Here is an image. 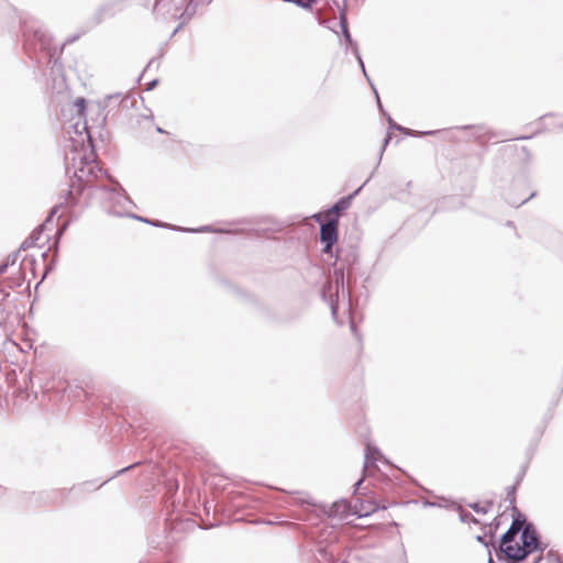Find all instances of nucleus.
<instances>
[{
  "label": "nucleus",
  "instance_id": "a211bd4d",
  "mask_svg": "<svg viewBox=\"0 0 563 563\" xmlns=\"http://www.w3.org/2000/svg\"><path fill=\"white\" fill-rule=\"evenodd\" d=\"M37 233L33 232L31 236H29L21 245V249L26 250L35 244V240L38 239V236H35Z\"/></svg>",
  "mask_w": 563,
  "mask_h": 563
},
{
  "label": "nucleus",
  "instance_id": "0eeeda50",
  "mask_svg": "<svg viewBox=\"0 0 563 563\" xmlns=\"http://www.w3.org/2000/svg\"><path fill=\"white\" fill-rule=\"evenodd\" d=\"M499 550L509 563H519L527 558V552L518 543L499 542Z\"/></svg>",
  "mask_w": 563,
  "mask_h": 563
},
{
  "label": "nucleus",
  "instance_id": "37998d69",
  "mask_svg": "<svg viewBox=\"0 0 563 563\" xmlns=\"http://www.w3.org/2000/svg\"><path fill=\"white\" fill-rule=\"evenodd\" d=\"M111 479H113V476L108 477V479H104L103 483H108V481H111Z\"/></svg>",
  "mask_w": 563,
  "mask_h": 563
},
{
  "label": "nucleus",
  "instance_id": "79ce46f5",
  "mask_svg": "<svg viewBox=\"0 0 563 563\" xmlns=\"http://www.w3.org/2000/svg\"><path fill=\"white\" fill-rule=\"evenodd\" d=\"M55 212H56V210H55V209H54V210H52V212H51V216H49V217H53V216L55 214ZM49 219H51V218H48V220H49Z\"/></svg>",
  "mask_w": 563,
  "mask_h": 563
},
{
  "label": "nucleus",
  "instance_id": "2f4dec72",
  "mask_svg": "<svg viewBox=\"0 0 563 563\" xmlns=\"http://www.w3.org/2000/svg\"><path fill=\"white\" fill-rule=\"evenodd\" d=\"M362 483H363V478L358 479V481L354 484V492H356V490L361 487Z\"/></svg>",
  "mask_w": 563,
  "mask_h": 563
},
{
  "label": "nucleus",
  "instance_id": "7c9ffc66",
  "mask_svg": "<svg viewBox=\"0 0 563 563\" xmlns=\"http://www.w3.org/2000/svg\"><path fill=\"white\" fill-rule=\"evenodd\" d=\"M8 265H9V263L1 264V265H0V275H1V274H3V273L7 271Z\"/></svg>",
  "mask_w": 563,
  "mask_h": 563
},
{
  "label": "nucleus",
  "instance_id": "c756f323",
  "mask_svg": "<svg viewBox=\"0 0 563 563\" xmlns=\"http://www.w3.org/2000/svg\"><path fill=\"white\" fill-rule=\"evenodd\" d=\"M515 487H511V492L508 493V496L510 497V504H515V496H514Z\"/></svg>",
  "mask_w": 563,
  "mask_h": 563
},
{
  "label": "nucleus",
  "instance_id": "a18cd8bd",
  "mask_svg": "<svg viewBox=\"0 0 563 563\" xmlns=\"http://www.w3.org/2000/svg\"><path fill=\"white\" fill-rule=\"evenodd\" d=\"M111 479H113V476L108 477V479H104L103 483H108V481H111Z\"/></svg>",
  "mask_w": 563,
  "mask_h": 563
},
{
  "label": "nucleus",
  "instance_id": "4be33fe9",
  "mask_svg": "<svg viewBox=\"0 0 563 563\" xmlns=\"http://www.w3.org/2000/svg\"><path fill=\"white\" fill-rule=\"evenodd\" d=\"M75 104L77 107V110H78V113L80 115L84 114V111H85V108H86V100L84 98H78L76 101H75Z\"/></svg>",
  "mask_w": 563,
  "mask_h": 563
},
{
  "label": "nucleus",
  "instance_id": "6e6552de",
  "mask_svg": "<svg viewBox=\"0 0 563 563\" xmlns=\"http://www.w3.org/2000/svg\"><path fill=\"white\" fill-rule=\"evenodd\" d=\"M520 515H518L517 518L512 520L511 526L508 528V530L501 536L500 542L501 543H512L517 537V534L522 531V528L525 526L526 520L519 519Z\"/></svg>",
  "mask_w": 563,
  "mask_h": 563
},
{
  "label": "nucleus",
  "instance_id": "cd10ccee",
  "mask_svg": "<svg viewBox=\"0 0 563 563\" xmlns=\"http://www.w3.org/2000/svg\"><path fill=\"white\" fill-rule=\"evenodd\" d=\"M355 53H356V56H357V60H358V63H360V65L362 67V70H363L364 75L366 76L365 67H364L363 60H362V58H361V56H360V54L357 52V47H355Z\"/></svg>",
  "mask_w": 563,
  "mask_h": 563
},
{
  "label": "nucleus",
  "instance_id": "ddd939ff",
  "mask_svg": "<svg viewBox=\"0 0 563 563\" xmlns=\"http://www.w3.org/2000/svg\"><path fill=\"white\" fill-rule=\"evenodd\" d=\"M123 101L122 93L117 92L113 95H108L104 97L102 101V108H111V107H118Z\"/></svg>",
  "mask_w": 563,
  "mask_h": 563
},
{
  "label": "nucleus",
  "instance_id": "5701e85b",
  "mask_svg": "<svg viewBox=\"0 0 563 563\" xmlns=\"http://www.w3.org/2000/svg\"><path fill=\"white\" fill-rule=\"evenodd\" d=\"M534 196V192L530 194L527 198L518 201V200H512V199H509L508 198V202L515 207H519L521 205H523L525 202H527L529 199H531L532 197Z\"/></svg>",
  "mask_w": 563,
  "mask_h": 563
},
{
  "label": "nucleus",
  "instance_id": "ea45409f",
  "mask_svg": "<svg viewBox=\"0 0 563 563\" xmlns=\"http://www.w3.org/2000/svg\"><path fill=\"white\" fill-rule=\"evenodd\" d=\"M153 64H154V59L150 60L146 67L148 68V67H151Z\"/></svg>",
  "mask_w": 563,
  "mask_h": 563
},
{
  "label": "nucleus",
  "instance_id": "f3484780",
  "mask_svg": "<svg viewBox=\"0 0 563 563\" xmlns=\"http://www.w3.org/2000/svg\"><path fill=\"white\" fill-rule=\"evenodd\" d=\"M291 3H295L300 8L312 9V7L316 4V0H294Z\"/></svg>",
  "mask_w": 563,
  "mask_h": 563
},
{
  "label": "nucleus",
  "instance_id": "2eb2a0df",
  "mask_svg": "<svg viewBox=\"0 0 563 563\" xmlns=\"http://www.w3.org/2000/svg\"><path fill=\"white\" fill-rule=\"evenodd\" d=\"M340 24H341L342 33H343V36H344L345 41L347 43L352 44L353 41H352L351 34H350V31H349V27H347L346 18H345L344 14H342L341 18H340Z\"/></svg>",
  "mask_w": 563,
  "mask_h": 563
},
{
  "label": "nucleus",
  "instance_id": "39448f33",
  "mask_svg": "<svg viewBox=\"0 0 563 563\" xmlns=\"http://www.w3.org/2000/svg\"><path fill=\"white\" fill-rule=\"evenodd\" d=\"M314 220L320 222V241L324 244L323 252L330 253L334 243L338 241V218H330L325 222H321V214L313 216Z\"/></svg>",
  "mask_w": 563,
  "mask_h": 563
},
{
  "label": "nucleus",
  "instance_id": "f8f14e48",
  "mask_svg": "<svg viewBox=\"0 0 563 563\" xmlns=\"http://www.w3.org/2000/svg\"><path fill=\"white\" fill-rule=\"evenodd\" d=\"M330 517L344 518L349 515V505L345 501H335L329 509Z\"/></svg>",
  "mask_w": 563,
  "mask_h": 563
},
{
  "label": "nucleus",
  "instance_id": "423d86ee",
  "mask_svg": "<svg viewBox=\"0 0 563 563\" xmlns=\"http://www.w3.org/2000/svg\"><path fill=\"white\" fill-rule=\"evenodd\" d=\"M520 540V547L527 552V556L536 551L543 552L547 548V545L540 541L539 534L532 523H525Z\"/></svg>",
  "mask_w": 563,
  "mask_h": 563
},
{
  "label": "nucleus",
  "instance_id": "412c9836",
  "mask_svg": "<svg viewBox=\"0 0 563 563\" xmlns=\"http://www.w3.org/2000/svg\"><path fill=\"white\" fill-rule=\"evenodd\" d=\"M113 5L112 3H107L104 4L101 9H100V12L103 14V15H113L114 14V10H113Z\"/></svg>",
  "mask_w": 563,
  "mask_h": 563
},
{
  "label": "nucleus",
  "instance_id": "1a4fd4ad",
  "mask_svg": "<svg viewBox=\"0 0 563 563\" xmlns=\"http://www.w3.org/2000/svg\"><path fill=\"white\" fill-rule=\"evenodd\" d=\"M362 187H360L358 189H356L353 194L346 196V197H343L341 198L339 201H336L329 210H328V214H332L334 213L338 218L340 216V213H342L343 211L347 210L352 203V200L354 199L355 196L358 195V192L361 191Z\"/></svg>",
  "mask_w": 563,
  "mask_h": 563
},
{
  "label": "nucleus",
  "instance_id": "aec40b11",
  "mask_svg": "<svg viewBox=\"0 0 563 563\" xmlns=\"http://www.w3.org/2000/svg\"><path fill=\"white\" fill-rule=\"evenodd\" d=\"M95 168H96V165H93V164H88V165H86V167L80 168V170H79V172H80V175H78V178H79L80 180H82V178H84V174H85L86 169H87V174L92 175V174H93V169H95Z\"/></svg>",
  "mask_w": 563,
  "mask_h": 563
},
{
  "label": "nucleus",
  "instance_id": "c03bdc74",
  "mask_svg": "<svg viewBox=\"0 0 563 563\" xmlns=\"http://www.w3.org/2000/svg\"><path fill=\"white\" fill-rule=\"evenodd\" d=\"M111 479H113V476L108 477V479H104L103 483H108V481H111Z\"/></svg>",
  "mask_w": 563,
  "mask_h": 563
},
{
  "label": "nucleus",
  "instance_id": "72a5a7b5",
  "mask_svg": "<svg viewBox=\"0 0 563 563\" xmlns=\"http://www.w3.org/2000/svg\"><path fill=\"white\" fill-rule=\"evenodd\" d=\"M376 98H377V104H378L379 109L383 111V107H382V103H380V100H379V97L377 93H376Z\"/></svg>",
  "mask_w": 563,
  "mask_h": 563
},
{
  "label": "nucleus",
  "instance_id": "c9c22d12",
  "mask_svg": "<svg viewBox=\"0 0 563 563\" xmlns=\"http://www.w3.org/2000/svg\"><path fill=\"white\" fill-rule=\"evenodd\" d=\"M351 330H352L354 333L356 332V330H355V324H354V322H353V321H351Z\"/></svg>",
  "mask_w": 563,
  "mask_h": 563
},
{
  "label": "nucleus",
  "instance_id": "a878e982",
  "mask_svg": "<svg viewBox=\"0 0 563 563\" xmlns=\"http://www.w3.org/2000/svg\"><path fill=\"white\" fill-rule=\"evenodd\" d=\"M319 553H320V555H321L323 559H325V560H330V559H332V556H333V554H332V553H331V554H329V553H328V550H327L325 548L320 549V550H319Z\"/></svg>",
  "mask_w": 563,
  "mask_h": 563
},
{
  "label": "nucleus",
  "instance_id": "473e14b6",
  "mask_svg": "<svg viewBox=\"0 0 563 563\" xmlns=\"http://www.w3.org/2000/svg\"><path fill=\"white\" fill-rule=\"evenodd\" d=\"M131 467H133V465L128 466V467H124V468H122V470L118 471L115 475H119V474H121V473H124L125 471L130 470Z\"/></svg>",
  "mask_w": 563,
  "mask_h": 563
},
{
  "label": "nucleus",
  "instance_id": "e433bc0d",
  "mask_svg": "<svg viewBox=\"0 0 563 563\" xmlns=\"http://www.w3.org/2000/svg\"><path fill=\"white\" fill-rule=\"evenodd\" d=\"M16 257H18V253L13 255L12 261H11V264H14V262H15Z\"/></svg>",
  "mask_w": 563,
  "mask_h": 563
},
{
  "label": "nucleus",
  "instance_id": "bb28decb",
  "mask_svg": "<svg viewBox=\"0 0 563 563\" xmlns=\"http://www.w3.org/2000/svg\"><path fill=\"white\" fill-rule=\"evenodd\" d=\"M390 139H391V136H390V134L388 133V134H387V136H386V137H385V140H384V145H383V147H382V150H380L379 159H382V155H383V153H384V151H385V147H386V146H387V144L389 143Z\"/></svg>",
  "mask_w": 563,
  "mask_h": 563
},
{
  "label": "nucleus",
  "instance_id": "7ed1b4c3",
  "mask_svg": "<svg viewBox=\"0 0 563 563\" xmlns=\"http://www.w3.org/2000/svg\"><path fill=\"white\" fill-rule=\"evenodd\" d=\"M23 38L24 48L27 52H36L37 49L45 52L48 57V62H52L55 54V51L52 52V38L38 21L31 20L24 22Z\"/></svg>",
  "mask_w": 563,
  "mask_h": 563
},
{
  "label": "nucleus",
  "instance_id": "f03ea898",
  "mask_svg": "<svg viewBox=\"0 0 563 563\" xmlns=\"http://www.w3.org/2000/svg\"><path fill=\"white\" fill-rule=\"evenodd\" d=\"M321 297L331 309V314L334 320L338 318L340 306L346 310L351 308V297L349 288L344 284V267H335L332 276L323 285L321 289Z\"/></svg>",
  "mask_w": 563,
  "mask_h": 563
},
{
  "label": "nucleus",
  "instance_id": "20e7f679",
  "mask_svg": "<svg viewBox=\"0 0 563 563\" xmlns=\"http://www.w3.org/2000/svg\"><path fill=\"white\" fill-rule=\"evenodd\" d=\"M196 9L195 0H155L153 12L163 19H183L184 24L191 19Z\"/></svg>",
  "mask_w": 563,
  "mask_h": 563
},
{
  "label": "nucleus",
  "instance_id": "393cba45",
  "mask_svg": "<svg viewBox=\"0 0 563 563\" xmlns=\"http://www.w3.org/2000/svg\"><path fill=\"white\" fill-rule=\"evenodd\" d=\"M471 129L475 131L477 137H481L483 133H485V128L483 125L471 126Z\"/></svg>",
  "mask_w": 563,
  "mask_h": 563
},
{
  "label": "nucleus",
  "instance_id": "a19ab883",
  "mask_svg": "<svg viewBox=\"0 0 563 563\" xmlns=\"http://www.w3.org/2000/svg\"><path fill=\"white\" fill-rule=\"evenodd\" d=\"M369 515V511L365 512V514H358L360 517L362 516H368Z\"/></svg>",
  "mask_w": 563,
  "mask_h": 563
},
{
  "label": "nucleus",
  "instance_id": "4c0bfd02",
  "mask_svg": "<svg viewBox=\"0 0 563 563\" xmlns=\"http://www.w3.org/2000/svg\"><path fill=\"white\" fill-rule=\"evenodd\" d=\"M477 541H479V542L484 543V537L478 536V537H477Z\"/></svg>",
  "mask_w": 563,
  "mask_h": 563
},
{
  "label": "nucleus",
  "instance_id": "9b49d317",
  "mask_svg": "<svg viewBox=\"0 0 563 563\" xmlns=\"http://www.w3.org/2000/svg\"><path fill=\"white\" fill-rule=\"evenodd\" d=\"M380 452L378 449L374 445L367 444L365 450V462H364V470H366L368 466L374 465L377 460H383Z\"/></svg>",
  "mask_w": 563,
  "mask_h": 563
},
{
  "label": "nucleus",
  "instance_id": "f257e3e1",
  "mask_svg": "<svg viewBox=\"0 0 563 563\" xmlns=\"http://www.w3.org/2000/svg\"><path fill=\"white\" fill-rule=\"evenodd\" d=\"M110 181H111V185H98L97 186V189H99L104 196L103 207L109 213L117 216V217H123V216L131 217L139 221L151 223L155 227H163V228L168 227V224H166V223H162L158 221L153 222L143 217L131 214L130 210L133 207V201L125 195L124 189L121 187V185L118 181L112 180V179H110ZM169 228H172L174 230H178V231H188V232H217V233L228 232L227 230H223V229H213L211 225H205L199 229H184L180 227H173V225H169Z\"/></svg>",
  "mask_w": 563,
  "mask_h": 563
},
{
  "label": "nucleus",
  "instance_id": "58836bf2",
  "mask_svg": "<svg viewBox=\"0 0 563 563\" xmlns=\"http://www.w3.org/2000/svg\"><path fill=\"white\" fill-rule=\"evenodd\" d=\"M541 559H542V556H541V555H539V556L534 560V562H533V563H539V562L541 561Z\"/></svg>",
  "mask_w": 563,
  "mask_h": 563
},
{
  "label": "nucleus",
  "instance_id": "c85d7f7f",
  "mask_svg": "<svg viewBox=\"0 0 563 563\" xmlns=\"http://www.w3.org/2000/svg\"><path fill=\"white\" fill-rule=\"evenodd\" d=\"M158 80L157 79H154L152 80L151 82H148L147 85V90H152L155 88V86L157 85Z\"/></svg>",
  "mask_w": 563,
  "mask_h": 563
},
{
  "label": "nucleus",
  "instance_id": "49530a36",
  "mask_svg": "<svg viewBox=\"0 0 563 563\" xmlns=\"http://www.w3.org/2000/svg\"><path fill=\"white\" fill-rule=\"evenodd\" d=\"M488 563H495L492 556H489Z\"/></svg>",
  "mask_w": 563,
  "mask_h": 563
},
{
  "label": "nucleus",
  "instance_id": "9d476101",
  "mask_svg": "<svg viewBox=\"0 0 563 563\" xmlns=\"http://www.w3.org/2000/svg\"><path fill=\"white\" fill-rule=\"evenodd\" d=\"M10 297V292L0 289V325L3 324L10 317V306L8 299Z\"/></svg>",
  "mask_w": 563,
  "mask_h": 563
},
{
  "label": "nucleus",
  "instance_id": "6ab92c4d",
  "mask_svg": "<svg viewBox=\"0 0 563 563\" xmlns=\"http://www.w3.org/2000/svg\"><path fill=\"white\" fill-rule=\"evenodd\" d=\"M470 507L476 511L477 514H486L488 511V508L492 507V503L487 505V507H482L478 503L470 505Z\"/></svg>",
  "mask_w": 563,
  "mask_h": 563
},
{
  "label": "nucleus",
  "instance_id": "dca6fc26",
  "mask_svg": "<svg viewBox=\"0 0 563 563\" xmlns=\"http://www.w3.org/2000/svg\"><path fill=\"white\" fill-rule=\"evenodd\" d=\"M388 124H389V130H397V131H401L408 135H415L417 132L412 131V130H409V129H406L399 124H397L396 122H394V120L388 117Z\"/></svg>",
  "mask_w": 563,
  "mask_h": 563
},
{
  "label": "nucleus",
  "instance_id": "f704fd0d",
  "mask_svg": "<svg viewBox=\"0 0 563 563\" xmlns=\"http://www.w3.org/2000/svg\"><path fill=\"white\" fill-rule=\"evenodd\" d=\"M433 133H434L433 131H428V132H421L420 134H422V135H431Z\"/></svg>",
  "mask_w": 563,
  "mask_h": 563
},
{
  "label": "nucleus",
  "instance_id": "b1692460",
  "mask_svg": "<svg viewBox=\"0 0 563 563\" xmlns=\"http://www.w3.org/2000/svg\"><path fill=\"white\" fill-rule=\"evenodd\" d=\"M461 521L463 522H476V519L471 514H461L460 515Z\"/></svg>",
  "mask_w": 563,
  "mask_h": 563
},
{
  "label": "nucleus",
  "instance_id": "4468645a",
  "mask_svg": "<svg viewBox=\"0 0 563 563\" xmlns=\"http://www.w3.org/2000/svg\"><path fill=\"white\" fill-rule=\"evenodd\" d=\"M74 129H75V133H76V134H78L79 136H81V140H80V142H81V143H82V142H84V140H85V139H84V136H82V135H84V133H85V136H86V139H87L88 141H90V140H91V135H90V132H89V130H88V126H87L86 122H84L82 124H80V123H76V124L74 125Z\"/></svg>",
  "mask_w": 563,
  "mask_h": 563
}]
</instances>
